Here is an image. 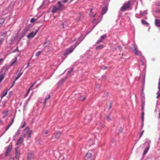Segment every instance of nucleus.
I'll return each mask as SVG.
<instances>
[{"label":"nucleus","instance_id":"1","mask_svg":"<svg viewBox=\"0 0 160 160\" xmlns=\"http://www.w3.org/2000/svg\"><path fill=\"white\" fill-rule=\"evenodd\" d=\"M64 8V5L61 2L58 1L57 5L53 6L51 12L53 13L57 12L62 10Z\"/></svg>","mask_w":160,"mask_h":160},{"label":"nucleus","instance_id":"2","mask_svg":"<svg viewBox=\"0 0 160 160\" xmlns=\"http://www.w3.org/2000/svg\"><path fill=\"white\" fill-rule=\"evenodd\" d=\"M131 4V1H128L127 3H124L121 8V11L122 12L125 11L129 8Z\"/></svg>","mask_w":160,"mask_h":160},{"label":"nucleus","instance_id":"3","mask_svg":"<svg viewBox=\"0 0 160 160\" xmlns=\"http://www.w3.org/2000/svg\"><path fill=\"white\" fill-rule=\"evenodd\" d=\"M77 45L75 46H71L70 48H68L64 53V55H67L71 53L75 49Z\"/></svg>","mask_w":160,"mask_h":160},{"label":"nucleus","instance_id":"4","mask_svg":"<svg viewBox=\"0 0 160 160\" xmlns=\"http://www.w3.org/2000/svg\"><path fill=\"white\" fill-rule=\"evenodd\" d=\"M34 155L32 152H30L28 155L27 160H34Z\"/></svg>","mask_w":160,"mask_h":160},{"label":"nucleus","instance_id":"5","mask_svg":"<svg viewBox=\"0 0 160 160\" xmlns=\"http://www.w3.org/2000/svg\"><path fill=\"white\" fill-rule=\"evenodd\" d=\"M8 67H7V66L3 67L2 68L1 70L0 73H1V74L4 73V75H5V73H6V72H7V71L8 70Z\"/></svg>","mask_w":160,"mask_h":160},{"label":"nucleus","instance_id":"6","mask_svg":"<svg viewBox=\"0 0 160 160\" xmlns=\"http://www.w3.org/2000/svg\"><path fill=\"white\" fill-rule=\"evenodd\" d=\"M12 149V146L9 145L8 147L6 150V152L5 153V157H6L8 155L9 153L11 151Z\"/></svg>","mask_w":160,"mask_h":160},{"label":"nucleus","instance_id":"7","mask_svg":"<svg viewBox=\"0 0 160 160\" xmlns=\"http://www.w3.org/2000/svg\"><path fill=\"white\" fill-rule=\"evenodd\" d=\"M144 103H142V115H141V119L142 120V122L144 121V112L143 110L144 109Z\"/></svg>","mask_w":160,"mask_h":160},{"label":"nucleus","instance_id":"8","mask_svg":"<svg viewBox=\"0 0 160 160\" xmlns=\"http://www.w3.org/2000/svg\"><path fill=\"white\" fill-rule=\"evenodd\" d=\"M6 36V34L4 33H3L1 35V37L0 38V45L2 43L4 40Z\"/></svg>","mask_w":160,"mask_h":160},{"label":"nucleus","instance_id":"9","mask_svg":"<svg viewBox=\"0 0 160 160\" xmlns=\"http://www.w3.org/2000/svg\"><path fill=\"white\" fill-rule=\"evenodd\" d=\"M17 57H16L15 58L12 59V60L11 62V64L10 66L12 67L14 65V64H15L17 62Z\"/></svg>","mask_w":160,"mask_h":160},{"label":"nucleus","instance_id":"10","mask_svg":"<svg viewBox=\"0 0 160 160\" xmlns=\"http://www.w3.org/2000/svg\"><path fill=\"white\" fill-rule=\"evenodd\" d=\"M91 156L92 154L90 152H88L86 155L85 159L86 160H89V159H90Z\"/></svg>","mask_w":160,"mask_h":160},{"label":"nucleus","instance_id":"11","mask_svg":"<svg viewBox=\"0 0 160 160\" xmlns=\"http://www.w3.org/2000/svg\"><path fill=\"white\" fill-rule=\"evenodd\" d=\"M23 140V139L22 137L20 138L18 140V142L17 143V145H19L21 144Z\"/></svg>","mask_w":160,"mask_h":160},{"label":"nucleus","instance_id":"12","mask_svg":"<svg viewBox=\"0 0 160 160\" xmlns=\"http://www.w3.org/2000/svg\"><path fill=\"white\" fill-rule=\"evenodd\" d=\"M155 24L157 27H160V21L159 19L155 20Z\"/></svg>","mask_w":160,"mask_h":160},{"label":"nucleus","instance_id":"13","mask_svg":"<svg viewBox=\"0 0 160 160\" xmlns=\"http://www.w3.org/2000/svg\"><path fill=\"white\" fill-rule=\"evenodd\" d=\"M19 153L18 151V149H15V158L16 159H18L19 158Z\"/></svg>","mask_w":160,"mask_h":160},{"label":"nucleus","instance_id":"14","mask_svg":"<svg viewBox=\"0 0 160 160\" xmlns=\"http://www.w3.org/2000/svg\"><path fill=\"white\" fill-rule=\"evenodd\" d=\"M9 112V110H8L6 112L3 111L2 112V113L4 114V115L3 116V118H5L8 115Z\"/></svg>","mask_w":160,"mask_h":160},{"label":"nucleus","instance_id":"15","mask_svg":"<svg viewBox=\"0 0 160 160\" xmlns=\"http://www.w3.org/2000/svg\"><path fill=\"white\" fill-rule=\"evenodd\" d=\"M35 36V35L34 34V32H32L30 33L28 36L27 37L28 38H32Z\"/></svg>","mask_w":160,"mask_h":160},{"label":"nucleus","instance_id":"16","mask_svg":"<svg viewBox=\"0 0 160 160\" xmlns=\"http://www.w3.org/2000/svg\"><path fill=\"white\" fill-rule=\"evenodd\" d=\"M150 148V146H148L144 150L143 153V155H145L148 152Z\"/></svg>","mask_w":160,"mask_h":160},{"label":"nucleus","instance_id":"17","mask_svg":"<svg viewBox=\"0 0 160 160\" xmlns=\"http://www.w3.org/2000/svg\"><path fill=\"white\" fill-rule=\"evenodd\" d=\"M29 29L28 28H25L22 32V33L23 35H25L28 32Z\"/></svg>","mask_w":160,"mask_h":160},{"label":"nucleus","instance_id":"18","mask_svg":"<svg viewBox=\"0 0 160 160\" xmlns=\"http://www.w3.org/2000/svg\"><path fill=\"white\" fill-rule=\"evenodd\" d=\"M5 77L4 74H1L0 73V83L3 80Z\"/></svg>","mask_w":160,"mask_h":160},{"label":"nucleus","instance_id":"19","mask_svg":"<svg viewBox=\"0 0 160 160\" xmlns=\"http://www.w3.org/2000/svg\"><path fill=\"white\" fill-rule=\"evenodd\" d=\"M107 9L106 7L103 8L102 11V14H104L107 12Z\"/></svg>","mask_w":160,"mask_h":160},{"label":"nucleus","instance_id":"20","mask_svg":"<svg viewBox=\"0 0 160 160\" xmlns=\"http://www.w3.org/2000/svg\"><path fill=\"white\" fill-rule=\"evenodd\" d=\"M29 127H26L25 128L24 130H25V131H26V133H24L23 134V135L22 137L23 138L25 137L26 133L29 131Z\"/></svg>","mask_w":160,"mask_h":160},{"label":"nucleus","instance_id":"21","mask_svg":"<svg viewBox=\"0 0 160 160\" xmlns=\"http://www.w3.org/2000/svg\"><path fill=\"white\" fill-rule=\"evenodd\" d=\"M55 137L57 138H58L60 137L61 135V133L59 132H57L55 133Z\"/></svg>","mask_w":160,"mask_h":160},{"label":"nucleus","instance_id":"22","mask_svg":"<svg viewBox=\"0 0 160 160\" xmlns=\"http://www.w3.org/2000/svg\"><path fill=\"white\" fill-rule=\"evenodd\" d=\"M134 52L136 55H138V56H140L141 55V52L139 51H138V50L136 49H135Z\"/></svg>","mask_w":160,"mask_h":160},{"label":"nucleus","instance_id":"23","mask_svg":"<svg viewBox=\"0 0 160 160\" xmlns=\"http://www.w3.org/2000/svg\"><path fill=\"white\" fill-rule=\"evenodd\" d=\"M5 21V20L3 18H0V27L2 26Z\"/></svg>","mask_w":160,"mask_h":160},{"label":"nucleus","instance_id":"24","mask_svg":"<svg viewBox=\"0 0 160 160\" xmlns=\"http://www.w3.org/2000/svg\"><path fill=\"white\" fill-rule=\"evenodd\" d=\"M104 47V46L102 45H100L96 47V49L97 50L100 49L102 48L103 47Z\"/></svg>","mask_w":160,"mask_h":160},{"label":"nucleus","instance_id":"25","mask_svg":"<svg viewBox=\"0 0 160 160\" xmlns=\"http://www.w3.org/2000/svg\"><path fill=\"white\" fill-rule=\"evenodd\" d=\"M7 92H8L7 90L6 89V90H5V91H3V93H2V98L4 96H5L7 95Z\"/></svg>","mask_w":160,"mask_h":160},{"label":"nucleus","instance_id":"26","mask_svg":"<svg viewBox=\"0 0 160 160\" xmlns=\"http://www.w3.org/2000/svg\"><path fill=\"white\" fill-rule=\"evenodd\" d=\"M98 124H99V126L98 127V128L99 129H101V128H102L104 127V124L103 123H102L101 122H99Z\"/></svg>","mask_w":160,"mask_h":160},{"label":"nucleus","instance_id":"27","mask_svg":"<svg viewBox=\"0 0 160 160\" xmlns=\"http://www.w3.org/2000/svg\"><path fill=\"white\" fill-rule=\"evenodd\" d=\"M50 98V95H48V97L47 98H45L44 101V105H45L46 104V103L47 100L49 99Z\"/></svg>","mask_w":160,"mask_h":160},{"label":"nucleus","instance_id":"28","mask_svg":"<svg viewBox=\"0 0 160 160\" xmlns=\"http://www.w3.org/2000/svg\"><path fill=\"white\" fill-rule=\"evenodd\" d=\"M141 22H142V23L143 24L146 25H148V22L147 21H145L144 20H141Z\"/></svg>","mask_w":160,"mask_h":160},{"label":"nucleus","instance_id":"29","mask_svg":"<svg viewBox=\"0 0 160 160\" xmlns=\"http://www.w3.org/2000/svg\"><path fill=\"white\" fill-rule=\"evenodd\" d=\"M106 118L107 120L108 121H109L111 120V118L109 115H107L106 117Z\"/></svg>","mask_w":160,"mask_h":160},{"label":"nucleus","instance_id":"30","mask_svg":"<svg viewBox=\"0 0 160 160\" xmlns=\"http://www.w3.org/2000/svg\"><path fill=\"white\" fill-rule=\"evenodd\" d=\"M106 37V34L103 35H102V36H101L100 39L102 40L105 38Z\"/></svg>","mask_w":160,"mask_h":160},{"label":"nucleus","instance_id":"31","mask_svg":"<svg viewBox=\"0 0 160 160\" xmlns=\"http://www.w3.org/2000/svg\"><path fill=\"white\" fill-rule=\"evenodd\" d=\"M42 52L41 51H38L35 54V56H39L42 53Z\"/></svg>","mask_w":160,"mask_h":160},{"label":"nucleus","instance_id":"32","mask_svg":"<svg viewBox=\"0 0 160 160\" xmlns=\"http://www.w3.org/2000/svg\"><path fill=\"white\" fill-rule=\"evenodd\" d=\"M32 133V131L30 130L29 131L28 134V138H29L31 137V134Z\"/></svg>","mask_w":160,"mask_h":160},{"label":"nucleus","instance_id":"33","mask_svg":"<svg viewBox=\"0 0 160 160\" xmlns=\"http://www.w3.org/2000/svg\"><path fill=\"white\" fill-rule=\"evenodd\" d=\"M22 72L20 73L19 74V76L16 78L15 80H18L20 77L22 75Z\"/></svg>","mask_w":160,"mask_h":160},{"label":"nucleus","instance_id":"34","mask_svg":"<svg viewBox=\"0 0 160 160\" xmlns=\"http://www.w3.org/2000/svg\"><path fill=\"white\" fill-rule=\"evenodd\" d=\"M85 99V97L84 96H82L80 98V100H84Z\"/></svg>","mask_w":160,"mask_h":160},{"label":"nucleus","instance_id":"35","mask_svg":"<svg viewBox=\"0 0 160 160\" xmlns=\"http://www.w3.org/2000/svg\"><path fill=\"white\" fill-rule=\"evenodd\" d=\"M35 19L34 18H31L30 20V22H33L35 21Z\"/></svg>","mask_w":160,"mask_h":160},{"label":"nucleus","instance_id":"36","mask_svg":"<svg viewBox=\"0 0 160 160\" xmlns=\"http://www.w3.org/2000/svg\"><path fill=\"white\" fill-rule=\"evenodd\" d=\"M11 126V124H9L6 127V131H7L9 128H10V127Z\"/></svg>","mask_w":160,"mask_h":160},{"label":"nucleus","instance_id":"37","mask_svg":"<svg viewBox=\"0 0 160 160\" xmlns=\"http://www.w3.org/2000/svg\"><path fill=\"white\" fill-rule=\"evenodd\" d=\"M15 117V115L14 116V118H13L11 119L12 122L11 123H10V124H11V125L12 124V123H13V122L14 121V119Z\"/></svg>","mask_w":160,"mask_h":160},{"label":"nucleus","instance_id":"38","mask_svg":"<svg viewBox=\"0 0 160 160\" xmlns=\"http://www.w3.org/2000/svg\"><path fill=\"white\" fill-rule=\"evenodd\" d=\"M25 125H26V122H23V125L21 126V128H23L25 126Z\"/></svg>","mask_w":160,"mask_h":160},{"label":"nucleus","instance_id":"39","mask_svg":"<svg viewBox=\"0 0 160 160\" xmlns=\"http://www.w3.org/2000/svg\"><path fill=\"white\" fill-rule=\"evenodd\" d=\"M3 62V58L0 59V65Z\"/></svg>","mask_w":160,"mask_h":160},{"label":"nucleus","instance_id":"40","mask_svg":"<svg viewBox=\"0 0 160 160\" xmlns=\"http://www.w3.org/2000/svg\"><path fill=\"white\" fill-rule=\"evenodd\" d=\"M102 42V40H101V39L100 40H98L96 42L97 44H99L100 42Z\"/></svg>","mask_w":160,"mask_h":160},{"label":"nucleus","instance_id":"41","mask_svg":"<svg viewBox=\"0 0 160 160\" xmlns=\"http://www.w3.org/2000/svg\"><path fill=\"white\" fill-rule=\"evenodd\" d=\"M68 1V0H63L62 1V2L63 3H65L67 2Z\"/></svg>","mask_w":160,"mask_h":160},{"label":"nucleus","instance_id":"42","mask_svg":"<svg viewBox=\"0 0 160 160\" xmlns=\"http://www.w3.org/2000/svg\"><path fill=\"white\" fill-rule=\"evenodd\" d=\"M31 88H30H30L28 89V90L27 91V95L28 94V93H29V91H30V90L31 89Z\"/></svg>","mask_w":160,"mask_h":160},{"label":"nucleus","instance_id":"43","mask_svg":"<svg viewBox=\"0 0 160 160\" xmlns=\"http://www.w3.org/2000/svg\"><path fill=\"white\" fill-rule=\"evenodd\" d=\"M158 88L159 90V91H160V82H159L158 83Z\"/></svg>","mask_w":160,"mask_h":160},{"label":"nucleus","instance_id":"44","mask_svg":"<svg viewBox=\"0 0 160 160\" xmlns=\"http://www.w3.org/2000/svg\"><path fill=\"white\" fill-rule=\"evenodd\" d=\"M73 70V69L72 68H71L70 69V71H68V73H70Z\"/></svg>","mask_w":160,"mask_h":160},{"label":"nucleus","instance_id":"45","mask_svg":"<svg viewBox=\"0 0 160 160\" xmlns=\"http://www.w3.org/2000/svg\"><path fill=\"white\" fill-rule=\"evenodd\" d=\"M92 8H91L90 10V13L89 14V15L90 16H91V13H92Z\"/></svg>","mask_w":160,"mask_h":160},{"label":"nucleus","instance_id":"46","mask_svg":"<svg viewBox=\"0 0 160 160\" xmlns=\"http://www.w3.org/2000/svg\"><path fill=\"white\" fill-rule=\"evenodd\" d=\"M156 5L157 6H160V2H157V3H156Z\"/></svg>","mask_w":160,"mask_h":160},{"label":"nucleus","instance_id":"47","mask_svg":"<svg viewBox=\"0 0 160 160\" xmlns=\"http://www.w3.org/2000/svg\"><path fill=\"white\" fill-rule=\"evenodd\" d=\"M144 132V131H142V132H141V133L140 135V137H141L142 136V135L143 134V133Z\"/></svg>","mask_w":160,"mask_h":160},{"label":"nucleus","instance_id":"48","mask_svg":"<svg viewBox=\"0 0 160 160\" xmlns=\"http://www.w3.org/2000/svg\"><path fill=\"white\" fill-rule=\"evenodd\" d=\"M36 82H34L32 85L31 86L30 88H32V87L36 83Z\"/></svg>","mask_w":160,"mask_h":160},{"label":"nucleus","instance_id":"49","mask_svg":"<svg viewBox=\"0 0 160 160\" xmlns=\"http://www.w3.org/2000/svg\"><path fill=\"white\" fill-rule=\"evenodd\" d=\"M122 128H120V129H119V132H122Z\"/></svg>","mask_w":160,"mask_h":160},{"label":"nucleus","instance_id":"50","mask_svg":"<svg viewBox=\"0 0 160 160\" xmlns=\"http://www.w3.org/2000/svg\"><path fill=\"white\" fill-rule=\"evenodd\" d=\"M9 160H14V158H12V157H11L9 158Z\"/></svg>","mask_w":160,"mask_h":160},{"label":"nucleus","instance_id":"51","mask_svg":"<svg viewBox=\"0 0 160 160\" xmlns=\"http://www.w3.org/2000/svg\"><path fill=\"white\" fill-rule=\"evenodd\" d=\"M47 42H45L44 43V46L46 47H47Z\"/></svg>","mask_w":160,"mask_h":160},{"label":"nucleus","instance_id":"52","mask_svg":"<svg viewBox=\"0 0 160 160\" xmlns=\"http://www.w3.org/2000/svg\"><path fill=\"white\" fill-rule=\"evenodd\" d=\"M38 31V30L36 31V32H35V33H34V35H35V36L37 34V33Z\"/></svg>","mask_w":160,"mask_h":160},{"label":"nucleus","instance_id":"53","mask_svg":"<svg viewBox=\"0 0 160 160\" xmlns=\"http://www.w3.org/2000/svg\"><path fill=\"white\" fill-rule=\"evenodd\" d=\"M159 97H160V93L158 94V95L157 96V98H158Z\"/></svg>","mask_w":160,"mask_h":160},{"label":"nucleus","instance_id":"54","mask_svg":"<svg viewBox=\"0 0 160 160\" xmlns=\"http://www.w3.org/2000/svg\"><path fill=\"white\" fill-rule=\"evenodd\" d=\"M62 28H64V23H62Z\"/></svg>","mask_w":160,"mask_h":160},{"label":"nucleus","instance_id":"55","mask_svg":"<svg viewBox=\"0 0 160 160\" xmlns=\"http://www.w3.org/2000/svg\"><path fill=\"white\" fill-rule=\"evenodd\" d=\"M17 133L18 135L20 133V131H18V132H17Z\"/></svg>","mask_w":160,"mask_h":160},{"label":"nucleus","instance_id":"56","mask_svg":"<svg viewBox=\"0 0 160 160\" xmlns=\"http://www.w3.org/2000/svg\"><path fill=\"white\" fill-rule=\"evenodd\" d=\"M48 133V131H46L44 133L45 134H47V133Z\"/></svg>","mask_w":160,"mask_h":160},{"label":"nucleus","instance_id":"57","mask_svg":"<svg viewBox=\"0 0 160 160\" xmlns=\"http://www.w3.org/2000/svg\"><path fill=\"white\" fill-rule=\"evenodd\" d=\"M159 118H160V111H159Z\"/></svg>","mask_w":160,"mask_h":160},{"label":"nucleus","instance_id":"58","mask_svg":"<svg viewBox=\"0 0 160 160\" xmlns=\"http://www.w3.org/2000/svg\"><path fill=\"white\" fill-rule=\"evenodd\" d=\"M2 120L0 119V123H2Z\"/></svg>","mask_w":160,"mask_h":160},{"label":"nucleus","instance_id":"59","mask_svg":"<svg viewBox=\"0 0 160 160\" xmlns=\"http://www.w3.org/2000/svg\"><path fill=\"white\" fill-rule=\"evenodd\" d=\"M20 69V68H18V71H17V73H18V72H19V69Z\"/></svg>","mask_w":160,"mask_h":160},{"label":"nucleus","instance_id":"60","mask_svg":"<svg viewBox=\"0 0 160 160\" xmlns=\"http://www.w3.org/2000/svg\"><path fill=\"white\" fill-rule=\"evenodd\" d=\"M95 15H96V14H95L94 15H93V17H95Z\"/></svg>","mask_w":160,"mask_h":160},{"label":"nucleus","instance_id":"61","mask_svg":"<svg viewBox=\"0 0 160 160\" xmlns=\"http://www.w3.org/2000/svg\"><path fill=\"white\" fill-rule=\"evenodd\" d=\"M21 70H22V69H21V68H20V72L21 71Z\"/></svg>","mask_w":160,"mask_h":160},{"label":"nucleus","instance_id":"62","mask_svg":"<svg viewBox=\"0 0 160 160\" xmlns=\"http://www.w3.org/2000/svg\"><path fill=\"white\" fill-rule=\"evenodd\" d=\"M14 82L13 83V84H12V85H13L14 84Z\"/></svg>","mask_w":160,"mask_h":160},{"label":"nucleus","instance_id":"63","mask_svg":"<svg viewBox=\"0 0 160 160\" xmlns=\"http://www.w3.org/2000/svg\"><path fill=\"white\" fill-rule=\"evenodd\" d=\"M105 68H107V67H105Z\"/></svg>","mask_w":160,"mask_h":160},{"label":"nucleus","instance_id":"64","mask_svg":"<svg viewBox=\"0 0 160 160\" xmlns=\"http://www.w3.org/2000/svg\"><path fill=\"white\" fill-rule=\"evenodd\" d=\"M98 85V87H100V85Z\"/></svg>","mask_w":160,"mask_h":160}]
</instances>
